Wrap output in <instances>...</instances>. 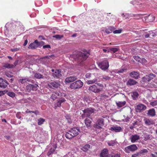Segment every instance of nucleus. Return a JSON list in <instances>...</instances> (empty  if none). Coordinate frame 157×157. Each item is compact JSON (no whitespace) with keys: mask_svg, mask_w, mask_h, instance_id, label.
<instances>
[{"mask_svg":"<svg viewBox=\"0 0 157 157\" xmlns=\"http://www.w3.org/2000/svg\"><path fill=\"white\" fill-rule=\"evenodd\" d=\"M137 83V82L132 79H129L127 82V84L130 86L134 85Z\"/></svg>","mask_w":157,"mask_h":157,"instance_id":"nucleus-25","label":"nucleus"},{"mask_svg":"<svg viewBox=\"0 0 157 157\" xmlns=\"http://www.w3.org/2000/svg\"><path fill=\"white\" fill-rule=\"evenodd\" d=\"M45 120L42 118H40L38 120V124L39 125H41L45 121Z\"/></svg>","mask_w":157,"mask_h":157,"instance_id":"nucleus-37","label":"nucleus"},{"mask_svg":"<svg viewBox=\"0 0 157 157\" xmlns=\"http://www.w3.org/2000/svg\"><path fill=\"white\" fill-rule=\"evenodd\" d=\"M66 119L68 120V122H70V121L71 120V118L69 116H67L66 117Z\"/></svg>","mask_w":157,"mask_h":157,"instance_id":"nucleus-64","label":"nucleus"},{"mask_svg":"<svg viewBox=\"0 0 157 157\" xmlns=\"http://www.w3.org/2000/svg\"><path fill=\"white\" fill-rule=\"evenodd\" d=\"M140 139V136L137 134L133 135L130 137V140L132 143L136 142Z\"/></svg>","mask_w":157,"mask_h":157,"instance_id":"nucleus-14","label":"nucleus"},{"mask_svg":"<svg viewBox=\"0 0 157 157\" xmlns=\"http://www.w3.org/2000/svg\"><path fill=\"white\" fill-rule=\"evenodd\" d=\"M91 73H88L86 74L85 76L86 78H90L91 77Z\"/></svg>","mask_w":157,"mask_h":157,"instance_id":"nucleus-49","label":"nucleus"},{"mask_svg":"<svg viewBox=\"0 0 157 157\" xmlns=\"http://www.w3.org/2000/svg\"><path fill=\"white\" fill-rule=\"evenodd\" d=\"M150 104L152 106L156 105H157V101H153L151 102Z\"/></svg>","mask_w":157,"mask_h":157,"instance_id":"nucleus-46","label":"nucleus"},{"mask_svg":"<svg viewBox=\"0 0 157 157\" xmlns=\"http://www.w3.org/2000/svg\"><path fill=\"white\" fill-rule=\"evenodd\" d=\"M32 113H35L36 115H37L39 113V112L38 110L33 111Z\"/></svg>","mask_w":157,"mask_h":157,"instance_id":"nucleus-61","label":"nucleus"},{"mask_svg":"<svg viewBox=\"0 0 157 157\" xmlns=\"http://www.w3.org/2000/svg\"><path fill=\"white\" fill-rule=\"evenodd\" d=\"M43 48H50L51 46L50 45L48 44V45H46L43 46Z\"/></svg>","mask_w":157,"mask_h":157,"instance_id":"nucleus-56","label":"nucleus"},{"mask_svg":"<svg viewBox=\"0 0 157 157\" xmlns=\"http://www.w3.org/2000/svg\"><path fill=\"white\" fill-rule=\"evenodd\" d=\"M53 37L57 39H60L63 37V35H56L53 36Z\"/></svg>","mask_w":157,"mask_h":157,"instance_id":"nucleus-39","label":"nucleus"},{"mask_svg":"<svg viewBox=\"0 0 157 157\" xmlns=\"http://www.w3.org/2000/svg\"><path fill=\"white\" fill-rule=\"evenodd\" d=\"M3 67L5 68L9 69L13 68L14 67V65L8 63H3Z\"/></svg>","mask_w":157,"mask_h":157,"instance_id":"nucleus-26","label":"nucleus"},{"mask_svg":"<svg viewBox=\"0 0 157 157\" xmlns=\"http://www.w3.org/2000/svg\"><path fill=\"white\" fill-rule=\"evenodd\" d=\"M34 77L37 79L43 78H44L43 75L39 73H35Z\"/></svg>","mask_w":157,"mask_h":157,"instance_id":"nucleus-29","label":"nucleus"},{"mask_svg":"<svg viewBox=\"0 0 157 157\" xmlns=\"http://www.w3.org/2000/svg\"><path fill=\"white\" fill-rule=\"evenodd\" d=\"M134 59L136 60L137 61L140 62V58L138 56H134Z\"/></svg>","mask_w":157,"mask_h":157,"instance_id":"nucleus-48","label":"nucleus"},{"mask_svg":"<svg viewBox=\"0 0 157 157\" xmlns=\"http://www.w3.org/2000/svg\"><path fill=\"white\" fill-rule=\"evenodd\" d=\"M8 84L9 83L6 80L0 78V88H5Z\"/></svg>","mask_w":157,"mask_h":157,"instance_id":"nucleus-11","label":"nucleus"},{"mask_svg":"<svg viewBox=\"0 0 157 157\" xmlns=\"http://www.w3.org/2000/svg\"><path fill=\"white\" fill-rule=\"evenodd\" d=\"M48 86L51 88H57L60 86V84L58 82H50L48 84Z\"/></svg>","mask_w":157,"mask_h":157,"instance_id":"nucleus-12","label":"nucleus"},{"mask_svg":"<svg viewBox=\"0 0 157 157\" xmlns=\"http://www.w3.org/2000/svg\"><path fill=\"white\" fill-rule=\"evenodd\" d=\"M28 79L27 78H24L20 79L19 80V82L22 84H24L27 82V81H28Z\"/></svg>","mask_w":157,"mask_h":157,"instance_id":"nucleus-41","label":"nucleus"},{"mask_svg":"<svg viewBox=\"0 0 157 157\" xmlns=\"http://www.w3.org/2000/svg\"><path fill=\"white\" fill-rule=\"evenodd\" d=\"M83 113L82 115L83 118L86 117H90V115L94 112V109L91 108H87L82 110Z\"/></svg>","mask_w":157,"mask_h":157,"instance_id":"nucleus-4","label":"nucleus"},{"mask_svg":"<svg viewBox=\"0 0 157 157\" xmlns=\"http://www.w3.org/2000/svg\"><path fill=\"white\" fill-rule=\"evenodd\" d=\"M31 87L32 90L33 91L36 90V88L38 87V85L36 84H31Z\"/></svg>","mask_w":157,"mask_h":157,"instance_id":"nucleus-36","label":"nucleus"},{"mask_svg":"<svg viewBox=\"0 0 157 157\" xmlns=\"http://www.w3.org/2000/svg\"><path fill=\"white\" fill-rule=\"evenodd\" d=\"M54 57V55H51L47 56H45V57L46 58L50 59V58H53Z\"/></svg>","mask_w":157,"mask_h":157,"instance_id":"nucleus-52","label":"nucleus"},{"mask_svg":"<svg viewBox=\"0 0 157 157\" xmlns=\"http://www.w3.org/2000/svg\"><path fill=\"white\" fill-rule=\"evenodd\" d=\"M90 146L89 144L85 145L81 149L82 150L85 152H86L88 151L89 149L90 148Z\"/></svg>","mask_w":157,"mask_h":157,"instance_id":"nucleus-27","label":"nucleus"},{"mask_svg":"<svg viewBox=\"0 0 157 157\" xmlns=\"http://www.w3.org/2000/svg\"><path fill=\"white\" fill-rule=\"evenodd\" d=\"M116 143V141L114 140H111L107 143L108 144L109 146H113Z\"/></svg>","mask_w":157,"mask_h":157,"instance_id":"nucleus-38","label":"nucleus"},{"mask_svg":"<svg viewBox=\"0 0 157 157\" xmlns=\"http://www.w3.org/2000/svg\"><path fill=\"white\" fill-rule=\"evenodd\" d=\"M122 31V30L121 29H118L116 30L113 31V33L114 34H117V33H120Z\"/></svg>","mask_w":157,"mask_h":157,"instance_id":"nucleus-47","label":"nucleus"},{"mask_svg":"<svg viewBox=\"0 0 157 157\" xmlns=\"http://www.w3.org/2000/svg\"><path fill=\"white\" fill-rule=\"evenodd\" d=\"M110 130L115 132H119L122 130V128L120 126H113L111 128Z\"/></svg>","mask_w":157,"mask_h":157,"instance_id":"nucleus-21","label":"nucleus"},{"mask_svg":"<svg viewBox=\"0 0 157 157\" xmlns=\"http://www.w3.org/2000/svg\"><path fill=\"white\" fill-rule=\"evenodd\" d=\"M104 125V120L101 117L99 118L97 123L93 125V127L95 128L101 129Z\"/></svg>","mask_w":157,"mask_h":157,"instance_id":"nucleus-5","label":"nucleus"},{"mask_svg":"<svg viewBox=\"0 0 157 157\" xmlns=\"http://www.w3.org/2000/svg\"><path fill=\"white\" fill-rule=\"evenodd\" d=\"M56 148V146H55V147L53 148H51L49 150V151L47 153V155L48 156H49L52 153H53L55 151Z\"/></svg>","mask_w":157,"mask_h":157,"instance_id":"nucleus-31","label":"nucleus"},{"mask_svg":"<svg viewBox=\"0 0 157 157\" xmlns=\"http://www.w3.org/2000/svg\"><path fill=\"white\" fill-rule=\"evenodd\" d=\"M145 19V21L146 22H152L155 19V17L153 15H149L148 16L144 17Z\"/></svg>","mask_w":157,"mask_h":157,"instance_id":"nucleus-18","label":"nucleus"},{"mask_svg":"<svg viewBox=\"0 0 157 157\" xmlns=\"http://www.w3.org/2000/svg\"><path fill=\"white\" fill-rule=\"evenodd\" d=\"M148 152V151L147 150L144 149L140 150L138 153L140 155L141 154L143 155H144L145 154L147 153Z\"/></svg>","mask_w":157,"mask_h":157,"instance_id":"nucleus-34","label":"nucleus"},{"mask_svg":"<svg viewBox=\"0 0 157 157\" xmlns=\"http://www.w3.org/2000/svg\"><path fill=\"white\" fill-rule=\"evenodd\" d=\"M72 132L73 133V135L75 137L77 136L80 132V129L79 128L74 127L71 128Z\"/></svg>","mask_w":157,"mask_h":157,"instance_id":"nucleus-16","label":"nucleus"},{"mask_svg":"<svg viewBox=\"0 0 157 157\" xmlns=\"http://www.w3.org/2000/svg\"><path fill=\"white\" fill-rule=\"evenodd\" d=\"M30 84H29V85H28L26 86V89L27 92H30L32 90V88L31 87V88L30 86Z\"/></svg>","mask_w":157,"mask_h":157,"instance_id":"nucleus-45","label":"nucleus"},{"mask_svg":"<svg viewBox=\"0 0 157 157\" xmlns=\"http://www.w3.org/2000/svg\"><path fill=\"white\" fill-rule=\"evenodd\" d=\"M151 155L152 157H157V152H155L154 154L152 153Z\"/></svg>","mask_w":157,"mask_h":157,"instance_id":"nucleus-57","label":"nucleus"},{"mask_svg":"<svg viewBox=\"0 0 157 157\" xmlns=\"http://www.w3.org/2000/svg\"><path fill=\"white\" fill-rule=\"evenodd\" d=\"M115 155L114 154L111 153V154H109L107 157H114Z\"/></svg>","mask_w":157,"mask_h":157,"instance_id":"nucleus-60","label":"nucleus"},{"mask_svg":"<svg viewBox=\"0 0 157 157\" xmlns=\"http://www.w3.org/2000/svg\"><path fill=\"white\" fill-rule=\"evenodd\" d=\"M38 57V56L36 55H33L31 57V60L33 61H36L37 60V58Z\"/></svg>","mask_w":157,"mask_h":157,"instance_id":"nucleus-42","label":"nucleus"},{"mask_svg":"<svg viewBox=\"0 0 157 157\" xmlns=\"http://www.w3.org/2000/svg\"><path fill=\"white\" fill-rule=\"evenodd\" d=\"M126 70L125 69H122L121 70H120L118 71V73H123L124 71H125Z\"/></svg>","mask_w":157,"mask_h":157,"instance_id":"nucleus-62","label":"nucleus"},{"mask_svg":"<svg viewBox=\"0 0 157 157\" xmlns=\"http://www.w3.org/2000/svg\"><path fill=\"white\" fill-rule=\"evenodd\" d=\"M97 81V79L95 78L92 80H87L86 81V83L87 84L89 85L95 83Z\"/></svg>","mask_w":157,"mask_h":157,"instance_id":"nucleus-30","label":"nucleus"},{"mask_svg":"<svg viewBox=\"0 0 157 157\" xmlns=\"http://www.w3.org/2000/svg\"><path fill=\"white\" fill-rule=\"evenodd\" d=\"M137 149L138 147L136 145L133 144L126 147L124 150L126 153H129L130 151H134Z\"/></svg>","mask_w":157,"mask_h":157,"instance_id":"nucleus-7","label":"nucleus"},{"mask_svg":"<svg viewBox=\"0 0 157 157\" xmlns=\"http://www.w3.org/2000/svg\"><path fill=\"white\" fill-rule=\"evenodd\" d=\"M138 123L139 122L137 121H134V122L132 123V125L134 127V126L138 124Z\"/></svg>","mask_w":157,"mask_h":157,"instance_id":"nucleus-54","label":"nucleus"},{"mask_svg":"<svg viewBox=\"0 0 157 157\" xmlns=\"http://www.w3.org/2000/svg\"><path fill=\"white\" fill-rule=\"evenodd\" d=\"M108 151L107 149H104L103 150L100 154L101 157H107L109 155L108 154Z\"/></svg>","mask_w":157,"mask_h":157,"instance_id":"nucleus-19","label":"nucleus"},{"mask_svg":"<svg viewBox=\"0 0 157 157\" xmlns=\"http://www.w3.org/2000/svg\"><path fill=\"white\" fill-rule=\"evenodd\" d=\"M155 75L150 74L149 75H146L142 78V81L143 82H148L152 79L155 77Z\"/></svg>","mask_w":157,"mask_h":157,"instance_id":"nucleus-9","label":"nucleus"},{"mask_svg":"<svg viewBox=\"0 0 157 157\" xmlns=\"http://www.w3.org/2000/svg\"><path fill=\"white\" fill-rule=\"evenodd\" d=\"M144 121L145 124L147 125H150L153 124V122L149 119H146Z\"/></svg>","mask_w":157,"mask_h":157,"instance_id":"nucleus-28","label":"nucleus"},{"mask_svg":"<svg viewBox=\"0 0 157 157\" xmlns=\"http://www.w3.org/2000/svg\"><path fill=\"white\" fill-rule=\"evenodd\" d=\"M33 43H35L38 47L40 45V43L37 40H35Z\"/></svg>","mask_w":157,"mask_h":157,"instance_id":"nucleus-55","label":"nucleus"},{"mask_svg":"<svg viewBox=\"0 0 157 157\" xmlns=\"http://www.w3.org/2000/svg\"><path fill=\"white\" fill-rule=\"evenodd\" d=\"M99 68L103 70L107 69L109 67V62L107 60L105 59L103 61L99 62L98 64Z\"/></svg>","mask_w":157,"mask_h":157,"instance_id":"nucleus-6","label":"nucleus"},{"mask_svg":"<svg viewBox=\"0 0 157 157\" xmlns=\"http://www.w3.org/2000/svg\"><path fill=\"white\" fill-rule=\"evenodd\" d=\"M140 63H141L142 64H145L146 62V60L144 58H142L140 59Z\"/></svg>","mask_w":157,"mask_h":157,"instance_id":"nucleus-44","label":"nucleus"},{"mask_svg":"<svg viewBox=\"0 0 157 157\" xmlns=\"http://www.w3.org/2000/svg\"><path fill=\"white\" fill-rule=\"evenodd\" d=\"M73 132H72L71 129L68 130L66 132L65 136L66 138L69 139H71L74 137Z\"/></svg>","mask_w":157,"mask_h":157,"instance_id":"nucleus-17","label":"nucleus"},{"mask_svg":"<svg viewBox=\"0 0 157 157\" xmlns=\"http://www.w3.org/2000/svg\"><path fill=\"white\" fill-rule=\"evenodd\" d=\"M139 155H140L138 152H137L134 154H133V155H132V157H137L138 156H139Z\"/></svg>","mask_w":157,"mask_h":157,"instance_id":"nucleus-53","label":"nucleus"},{"mask_svg":"<svg viewBox=\"0 0 157 157\" xmlns=\"http://www.w3.org/2000/svg\"><path fill=\"white\" fill-rule=\"evenodd\" d=\"M147 114L151 117H153L155 115V111L154 109L149 110L147 113Z\"/></svg>","mask_w":157,"mask_h":157,"instance_id":"nucleus-24","label":"nucleus"},{"mask_svg":"<svg viewBox=\"0 0 157 157\" xmlns=\"http://www.w3.org/2000/svg\"><path fill=\"white\" fill-rule=\"evenodd\" d=\"M85 123L87 127H90L91 123V121L90 119L86 118L85 120Z\"/></svg>","mask_w":157,"mask_h":157,"instance_id":"nucleus-32","label":"nucleus"},{"mask_svg":"<svg viewBox=\"0 0 157 157\" xmlns=\"http://www.w3.org/2000/svg\"><path fill=\"white\" fill-rule=\"evenodd\" d=\"M77 79L76 76H72L66 78L65 79V83H69L74 81Z\"/></svg>","mask_w":157,"mask_h":157,"instance_id":"nucleus-15","label":"nucleus"},{"mask_svg":"<svg viewBox=\"0 0 157 157\" xmlns=\"http://www.w3.org/2000/svg\"><path fill=\"white\" fill-rule=\"evenodd\" d=\"M102 87V84L99 83H96L95 84L90 86L88 90L95 93H98L101 90Z\"/></svg>","mask_w":157,"mask_h":157,"instance_id":"nucleus-1","label":"nucleus"},{"mask_svg":"<svg viewBox=\"0 0 157 157\" xmlns=\"http://www.w3.org/2000/svg\"><path fill=\"white\" fill-rule=\"evenodd\" d=\"M83 83L80 80H78L70 84V87L72 89H79L83 86Z\"/></svg>","mask_w":157,"mask_h":157,"instance_id":"nucleus-2","label":"nucleus"},{"mask_svg":"<svg viewBox=\"0 0 157 157\" xmlns=\"http://www.w3.org/2000/svg\"><path fill=\"white\" fill-rule=\"evenodd\" d=\"M66 101L65 98H61V99L59 100L57 102L56 104V106L60 107L61 106V104L62 103Z\"/></svg>","mask_w":157,"mask_h":157,"instance_id":"nucleus-23","label":"nucleus"},{"mask_svg":"<svg viewBox=\"0 0 157 157\" xmlns=\"http://www.w3.org/2000/svg\"><path fill=\"white\" fill-rule=\"evenodd\" d=\"M19 50V49L17 48L11 49L10 50L12 52H15L18 51Z\"/></svg>","mask_w":157,"mask_h":157,"instance_id":"nucleus-51","label":"nucleus"},{"mask_svg":"<svg viewBox=\"0 0 157 157\" xmlns=\"http://www.w3.org/2000/svg\"><path fill=\"white\" fill-rule=\"evenodd\" d=\"M126 103L125 101H116V104L118 108H120L124 106Z\"/></svg>","mask_w":157,"mask_h":157,"instance_id":"nucleus-22","label":"nucleus"},{"mask_svg":"<svg viewBox=\"0 0 157 157\" xmlns=\"http://www.w3.org/2000/svg\"><path fill=\"white\" fill-rule=\"evenodd\" d=\"M130 75L131 77L135 79H138L139 76V73L137 72H132L130 73Z\"/></svg>","mask_w":157,"mask_h":157,"instance_id":"nucleus-20","label":"nucleus"},{"mask_svg":"<svg viewBox=\"0 0 157 157\" xmlns=\"http://www.w3.org/2000/svg\"><path fill=\"white\" fill-rule=\"evenodd\" d=\"M110 78V77L108 76H104L103 77V79L106 80H109Z\"/></svg>","mask_w":157,"mask_h":157,"instance_id":"nucleus-58","label":"nucleus"},{"mask_svg":"<svg viewBox=\"0 0 157 157\" xmlns=\"http://www.w3.org/2000/svg\"><path fill=\"white\" fill-rule=\"evenodd\" d=\"M139 95L138 93L137 92L135 91L132 93V96L134 100H136L138 98Z\"/></svg>","mask_w":157,"mask_h":157,"instance_id":"nucleus-35","label":"nucleus"},{"mask_svg":"<svg viewBox=\"0 0 157 157\" xmlns=\"http://www.w3.org/2000/svg\"><path fill=\"white\" fill-rule=\"evenodd\" d=\"M6 93L5 91H1L0 90V96H1L4 95Z\"/></svg>","mask_w":157,"mask_h":157,"instance_id":"nucleus-59","label":"nucleus"},{"mask_svg":"<svg viewBox=\"0 0 157 157\" xmlns=\"http://www.w3.org/2000/svg\"><path fill=\"white\" fill-rule=\"evenodd\" d=\"M146 106L142 104H139L137 105L136 108V111L137 112H141L146 109Z\"/></svg>","mask_w":157,"mask_h":157,"instance_id":"nucleus-10","label":"nucleus"},{"mask_svg":"<svg viewBox=\"0 0 157 157\" xmlns=\"http://www.w3.org/2000/svg\"><path fill=\"white\" fill-rule=\"evenodd\" d=\"M105 32L106 33L109 34L112 33V30H110L108 28L105 29Z\"/></svg>","mask_w":157,"mask_h":157,"instance_id":"nucleus-50","label":"nucleus"},{"mask_svg":"<svg viewBox=\"0 0 157 157\" xmlns=\"http://www.w3.org/2000/svg\"><path fill=\"white\" fill-rule=\"evenodd\" d=\"M61 71L60 69H56L55 72L52 74V76L56 78H59L62 76Z\"/></svg>","mask_w":157,"mask_h":157,"instance_id":"nucleus-13","label":"nucleus"},{"mask_svg":"<svg viewBox=\"0 0 157 157\" xmlns=\"http://www.w3.org/2000/svg\"><path fill=\"white\" fill-rule=\"evenodd\" d=\"M89 56L88 52H79L77 55L78 60L80 62H82L86 59Z\"/></svg>","mask_w":157,"mask_h":157,"instance_id":"nucleus-3","label":"nucleus"},{"mask_svg":"<svg viewBox=\"0 0 157 157\" xmlns=\"http://www.w3.org/2000/svg\"><path fill=\"white\" fill-rule=\"evenodd\" d=\"M6 74L7 76L8 77H12V75L9 74L8 73H6Z\"/></svg>","mask_w":157,"mask_h":157,"instance_id":"nucleus-63","label":"nucleus"},{"mask_svg":"<svg viewBox=\"0 0 157 157\" xmlns=\"http://www.w3.org/2000/svg\"><path fill=\"white\" fill-rule=\"evenodd\" d=\"M64 94L60 91H54L52 92L51 98L53 100H55L60 97L63 96Z\"/></svg>","mask_w":157,"mask_h":157,"instance_id":"nucleus-8","label":"nucleus"},{"mask_svg":"<svg viewBox=\"0 0 157 157\" xmlns=\"http://www.w3.org/2000/svg\"><path fill=\"white\" fill-rule=\"evenodd\" d=\"M8 95L12 98H13L15 96V94L13 92H9L7 93Z\"/></svg>","mask_w":157,"mask_h":157,"instance_id":"nucleus-40","label":"nucleus"},{"mask_svg":"<svg viewBox=\"0 0 157 157\" xmlns=\"http://www.w3.org/2000/svg\"><path fill=\"white\" fill-rule=\"evenodd\" d=\"M37 45H36L35 43L33 42L31 43L29 46V48L31 49H34L37 48Z\"/></svg>","mask_w":157,"mask_h":157,"instance_id":"nucleus-33","label":"nucleus"},{"mask_svg":"<svg viewBox=\"0 0 157 157\" xmlns=\"http://www.w3.org/2000/svg\"><path fill=\"white\" fill-rule=\"evenodd\" d=\"M118 48H110V50L112 51L113 53H115L119 50Z\"/></svg>","mask_w":157,"mask_h":157,"instance_id":"nucleus-43","label":"nucleus"}]
</instances>
